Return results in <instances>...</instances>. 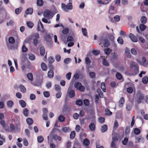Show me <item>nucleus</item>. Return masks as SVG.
<instances>
[{
  "instance_id": "f257e3e1",
  "label": "nucleus",
  "mask_w": 148,
  "mask_h": 148,
  "mask_svg": "<svg viewBox=\"0 0 148 148\" xmlns=\"http://www.w3.org/2000/svg\"><path fill=\"white\" fill-rule=\"evenodd\" d=\"M32 37L33 38V43L35 46H36L39 42L38 40L40 38L39 34L38 33H35L33 34Z\"/></svg>"
},
{
  "instance_id": "f03ea898",
  "label": "nucleus",
  "mask_w": 148,
  "mask_h": 148,
  "mask_svg": "<svg viewBox=\"0 0 148 148\" xmlns=\"http://www.w3.org/2000/svg\"><path fill=\"white\" fill-rule=\"evenodd\" d=\"M62 8L66 12H68V10H71L72 9L73 6L72 5V2H69L67 5L64 3H62L61 4Z\"/></svg>"
},
{
  "instance_id": "7ed1b4c3",
  "label": "nucleus",
  "mask_w": 148,
  "mask_h": 148,
  "mask_svg": "<svg viewBox=\"0 0 148 148\" xmlns=\"http://www.w3.org/2000/svg\"><path fill=\"white\" fill-rule=\"evenodd\" d=\"M75 87L80 91L83 92L85 90V87L82 85L81 83L79 82H76L74 84Z\"/></svg>"
},
{
  "instance_id": "20e7f679",
  "label": "nucleus",
  "mask_w": 148,
  "mask_h": 148,
  "mask_svg": "<svg viewBox=\"0 0 148 148\" xmlns=\"http://www.w3.org/2000/svg\"><path fill=\"white\" fill-rule=\"evenodd\" d=\"M130 66L131 68H134V71L137 73L139 71V66L138 64L132 61L130 62Z\"/></svg>"
},
{
  "instance_id": "39448f33",
  "label": "nucleus",
  "mask_w": 148,
  "mask_h": 148,
  "mask_svg": "<svg viewBox=\"0 0 148 148\" xmlns=\"http://www.w3.org/2000/svg\"><path fill=\"white\" fill-rule=\"evenodd\" d=\"M137 102L138 104L140 103L144 99V96L142 93H138L137 95Z\"/></svg>"
},
{
  "instance_id": "423d86ee",
  "label": "nucleus",
  "mask_w": 148,
  "mask_h": 148,
  "mask_svg": "<svg viewBox=\"0 0 148 148\" xmlns=\"http://www.w3.org/2000/svg\"><path fill=\"white\" fill-rule=\"evenodd\" d=\"M44 16L46 17H52L53 16L52 12L49 10H47L44 12Z\"/></svg>"
},
{
  "instance_id": "0eeeda50",
  "label": "nucleus",
  "mask_w": 148,
  "mask_h": 148,
  "mask_svg": "<svg viewBox=\"0 0 148 148\" xmlns=\"http://www.w3.org/2000/svg\"><path fill=\"white\" fill-rule=\"evenodd\" d=\"M129 36L132 42H137L138 40L137 37L133 34L130 33L129 34Z\"/></svg>"
},
{
  "instance_id": "6e6552de",
  "label": "nucleus",
  "mask_w": 148,
  "mask_h": 148,
  "mask_svg": "<svg viewBox=\"0 0 148 148\" xmlns=\"http://www.w3.org/2000/svg\"><path fill=\"white\" fill-rule=\"evenodd\" d=\"M71 107L69 106L65 105L63 108L62 111L63 112H67L69 113L71 110Z\"/></svg>"
},
{
  "instance_id": "1a4fd4ad",
  "label": "nucleus",
  "mask_w": 148,
  "mask_h": 148,
  "mask_svg": "<svg viewBox=\"0 0 148 148\" xmlns=\"http://www.w3.org/2000/svg\"><path fill=\"white\" fill-rule=\"evenodd\" d=\"M69 95L70 98H73L75 95V92L73 90L69 89L68 90Z\"/></svg>"
},
{
  "instance_id": "9d476101",
  "label": "nucleus",
  "mask_w": 148,
  "mask_h": 148,
  "mask_svg": "<svg viewBox=\"0 0 148 148\" xmlns=\"http://www.w3.org/2000/svg\"><path fill=\"white\" fill-rule=\"evenodd\" d=\"M48 77L50 78H53L54 76V72L53 70L50 69L47 73Z\"/></svg>"
},
{
  "instance_id": "9b49d317",
  "label": "nucleus",
  "mask_w": 148,
  "mask_h": 148,
  "mask_svg": "<svg viewBox=\"0 0 148 148\" xmlns=\"http://www.w3.org/2000/svg\"><path fill=\"white\" fill-rule=\"evenodd\" d=\"M89 127L90 130L92 131H95V125L93 123H91Z\"/></svg>"
},
{
  "instance_id": "f8f14e48",
  "label": "nucleus",
  "mask_w": 148,
  "mask_h": 148,
  "mask_svg": "<svg viewBox=\"0 0 148 148\" xmlns=\"http://www.w3.org/2000/svg\"><path fill=\"white\" fill-rule=\"evenodd\" d=\"M40 54L41 56H43L45 54V49L44 46H41L40 49Z\"/></svg>"
},
{
  "instance_id": "ddd939ff",
  "label": "nucleus",
  "mask_w": 148,
  "mask_h": 148,
  "mask_svg": "<svg viewBox=\"0 0 148 148\" xmlns=\"http://www.w3.org/2000/svg\"><path fill=\"white\" fill-rule=\"evenodd\" d=\"M21 91L23 93L26 92V90L25 87L22 84H21L19 86Z\"/></svg>"
},
{
  "instance_id": "4468645a",
  "label": "nucleus",
  "mask_w": 148,
  "mask_h": 148,
  "mask_svg": "<svg viewBox=\"0 0 148 148\" xmlns=\"http://www.w3.org/2000/svg\"><path fill=\"white\" fill-rule=\"evenodd\" d=\"M125 102L124 98L123 97L121 98L119 101V106L120 107H122L123 106V104Z\"/></svg>"
},
{
  "instance_id": "2eb2a0df",
  "label": "nucleus",
  "mask_w": 148,
  "mask_h": 148,
  "mask_svg": "<svg viewBox=\"0 0 148 148\" xmlns=\"http://www.w3.org/2000/svg\"><path fill=\"white\" fill-rule=\"evenodd\" d=\"M62 130L64 132H67L71 131V130L69 127H62Z\"/></svg>"
},
{
  "instance_id": "dca6fc26",
  "label": "nucleus",
  "mask_w": 148,
  "mask_h": 148,
  "mask_svg": "<svg viewBox=\"0 0 148 148\" xmlns=\"http://www.w3.org/2000/svg\"><path fill=\"white\" fill-rule=\"evenodd\" d=\"M33 12V9L31 8H29L27 9L25 13L27 15L28 14H31Z\"/></svg>"
},
{
  "instance_id": "f3484780",
  "label": "nucleus",
  "mask_w": 148,
  "mask_h": 148,
  "mask_svg": "<svg viewBox=\"0 0 148 148\" xmlns=\"http://www.w3.org/2000/svg\"><path fill=\"white\" fill-rule=\"evenodd\" d=\"M140 20L142 24H145L147 21V18L145 16H143L141 18Z\"/></svg>"
},
{
  "instance_id": "a211bd4d",
  "label": "nucleus",
  "mask_w": 148,
  "mask_h": 148,
  "mask_svg": "<svg viewBox=\"0 0 148 148\" xmlns=\"http://www.w3.org/2000/svg\"><path fill=\"white\" fill-rule=\"evenodd\" d=\"M41 66L42 69L44 71H46L47 69V67L46 65L43 62L41 63Z\"/></svg>"
},
{
  "instance_id": "6ab92c4d",
  "label": "nucleus",
  "mask_w": 148,
  "mask_h": 148,
  "mask_svg": "<svg viewBox=\"0 0 148 148\" xmlns=\"http://www.w3.org/2000/svg\"><path fill=\"white\" fill-rule=\"evenodd\" d=\"M19 103L21 107L22 108H25L26 106V102L23 100H20Z\"/></svg>"
},
{
  "instance_id": "aec40b11",
  "label": "nucleus",
  "mask_w": 148,
  "mask_h": 148,
  "mask_svg": "<svg viewBox=\"0 0 148 148\" xmlns=\"http://www.w3.org/2000/svg\"><path fill=\"white\" fill-rule=\"evenodd\" d=\"M69 30L68 27H65L63 29L62 33L67 35V34L69 33Z\"/></svg>"
},
{
  "instance_id": "412c9836",
  "label": "nucleus",
  "mask_w": 148,
  "mask_h": 148,
  "mask_svg": "<svg viewBox=\"0 0 148 148\" xmlns=\"http://www.w3.org/2000/svg\"><path fill=\"white\" fill-rule=\"evenodd\" d=\"M115 8L114 6L111 5L109 10V13L110 14H114V12L112 11L114 10Z\"/></svg>"
},
{
  "instance_id": "4be33fe9",
  "label": "nucleus",
  "mask_w": 148,
  "mask_h": 148,
  "mask_svg": "<svg viewBox=\"0 0 148 148\" xmlns=\"http://www.w3.org/2000/svg\"><path fill=\"white\" fill-rule=\"evenodd\" d=\"M83 143L85 146H88L90 144V141L87 138H86L84 140Z\"/></svg>"
},
{
  "instance_id": "5701e85b",
  "label": "nucleus",
  "mask_w": 148,
  "mask_h": 148,
  "mask_svg": "<svg viewBox=\"0 0 148 148\" xmlns=\"http://www.w3.org/2000/svg\"><path fill=\"white\" fill-rule=\"evenodd\" d=\"M7 104L8 107L11 108L14 105V103L12 101L9 100L7 102Z\"/></svg>"
},
{
  "instance_id": "b1692460",
  "label": "nucleus",
  "mask_w": 148,
  "mask_h": 148,
  "mask_svg": "<svg viewBox=\"0 0 148 148\" xmlns=\"http://www.w3.org/2000/svg\"><path fill=\"white\" fill-rule=\"evenodd\" d=\"M108 129L107 125H103L101 127V131L104 132L107 131Z\"/></svg>"
},
{
  "instance_id": "393cba45",
  "label": "nucleus",
  "mask_w": 148,
  "mask_h": 148,
  "mask_svg": "<svg viewBox=\"0 0 148 148\" xmlns=\"http://www.w3.org/2000/svg\"><path fill=\"white\" fill-rule=\"evenodd\" d=\"M142 82L144 84H147L148 82V77L145 76L142 79Z\"/></svg>"
},
{
  "instance_id": "a878e982",
  "label": "nucleus",
  "mask_w": 148,
  "mask_h": 148,
  "mask_svg": "<svg viewBox=\"0 0 148 148\" xmlns=\"http://www.w3.org/2000/svg\"><path fill=\"white\" fill-rule=\"evenodd\" d=\"M103 40L104 42L103 45L105 47H107L110 45V42L109 41L106 39H104Z\"/></svg>"
},
{
  "instance_id": "bb28decb",
  "label": "nucleus",
  "mask_w": 148,
  "mask_h": 148,
  "mask_svg": "<svg viewBox=\"0 0 148 148\" xmlns=\"http://www.w3.org/2000/svg\"><path fill=\"white\" fill-rule=\"evenodd\" d=\"M27 123L29 125H32L33 123V121L32 118H28L26 119Z\"/></svg>"
},
{
  "instance_id": "cd10ccee",
  "label": "nucleus",
  "mask_w": 148,
  "mask_h": 148,
  "mask_svg": "<svg viewBox=\"0 0 148 148\" xmlns=\"http://www.w3.org/2000/svg\"><path fill=\"white\" fill-rule=\"evenodd\" d=\"M44 38L47 42H50L51 40V37L49 34L46 35L44 37Z\"/></svg>"
},
{
  "instance_id": "c85d7f7f",
  "label": "nucleus",
  "mask_w": 148,
  "mask_h": 148,
  "mask_svg": "<svg viewBox=\"0 0 148 148\" xmlns=\"http://www.w3.org/2000/svg\"><path fill=\"white\" fill-rule=\"evenodd\" d=\"M53 139L55 140H58L59 141H60L62 139L61 137H60L59 136H57L56 134L54 135L53 136Z\"/></svg>"
},
{
  "instance_id": "c756f323",
  "label": "nucleus",
  "mask_w": 148,
  "mask_h": 148,
  "mask_svg": "<svg viewBox=\"0 0 148 148\" xmlns=\"http://www.w3.org/2000/svg\"><path fill=\"white\" fill-rule=\"evenodd\" d=\"M27 77L28 79L31 81H32L33 80V75L32 73H29L27 74Z\"/></svg>"
},
{
  "instance_id": "7c9ffc66",
  "label": "nucleus",
  "mask_w": 148,
  "mask_h": 148,
  "mask_svg": "<svg viewBox=\"0 0 148 148\" xmlns=\"http://www.w3.org/2000/svg\"><path fill=\"white\" fill-rule=\"evenodd\" d=\"M9 42L10 44H14L15 42V40L13 37H9L8 38Z\"/></svg>"
},
{
  "instance_id": "2f4dec72",
  "label": "nucleus",
  "mask_w": 148,
  "mask_h": 148,
  "mask_svg": "<svg viewBox=\"0 0 148 148\" xmlns=\"http://www.w3.org/2000/svg\"><path fill=\"white\" fill-rule=\"evenodd\" d=\"M67 35L65 34L62 33L60 34V37L61 39L63 40H66L67 37Z\"/></svg>"
},
{
  "instance_id": "473e14b6",
  "label": "nucleus",
  "mask_w": 148,
  "mask_h": 148,
  "mask_svg": "<svg viewBox=\"0 0 148 148\" xmlns=\"http://www.w3.org/2000/svg\"><path fill=\"white\" fill-rule=\"evenodd\" d=\"M54 59L51 56L49 57L48 59V61L49 63L52 64L54 61Z\"/></svg>"
},
{
  "instance_id": "72a5a7b5",
  "label": "nucleus",
  "mask_w": 148,
  "mask_h": 148,
  "mask_svg": "<svg viewBox=\"0 0 148 148\" xmlns=\"http://www.w3.org/2000/svg\"><path fill=\"white\" fill-rule=\"evenodd\" d=\"M140 130L137 128H136L134 129V134L137 135L139 134L140 133Z\"/></svg>"
},
{
  "instance_id": "f704fd0d",
  "label": "nucleus",
  "mask_w": 148,
  "mask_h": 148,
  "mask_svg": "<svg viewBox=\"0 0 148 148\" xmlns=\"http://www.w3.org/2000/svg\"><path fill=\"white\" fill-rule=\"evenodd\" d=\"M105 114L106 115L111 116L112 114V112L108 109H106L105 110Z\"/></svg>"
},
{
  "instance_id": "c9c22d12",
  "label": "nucleus",
  "mask_w": 148,
  "mask_h": 148,
  "mask_svg": "<svg viewBox=\"0 0 148 148\" xmlns=\"http://www.w3.org/2000/svg\"><path fill=\"white\" fill-rule=\"evenodd\" d=\"M65 119V117L62 115H60L58 118V120L60 122H64Z\"/></svg>"
},
{
  "instance_id": "e433bc0d",
  "label": "nucleus",
  "mask_w": 148,
  "mask_h": 148,
  "mask_svg": "<svg viewBox=\"0 0 148 148\" xmlns=\"http://www.w3.org/2000/svg\"><path fill=\"white\" fill-rule=\"evenodd\" d=\"M75 136V131L71 132L70 134V138L71 139H73L74 138Z\"/></svg>"
},
{
  "instance_id": "4c0bfd02",
  "label": "nucleus",
  "mask_w": 148,
  "mask_h": 148,
  "mask_svg": "<svg viewBox=\"0 0 148 148\" xmlns=\"http://www.w3.org/2000/svg\"><path fill=\"white\" fill-rule=\"evenodd\" d=\"M28 113H29L28 110L26 108H25L23 110V114L25 116H28Z\"/></svg>"
},
{
  "instance_id": "58836bf2",
  "label": "nucleus",
  "mask_w": 148,
  "mask_h": 148,
  "mask_svg": "<svg viewBox=\"0 0 148 148\" xmlns=\"http://www.w3.org/2000/svg\"><path fill=\"white\" fill-rule=\"evenodd\" d=\"M106 86L104 82H102L101 84V88L104 92L106 91Z\"/></svg>"
},
{
  "instance_id": "ea45409f",
  "label": "nucleus",
  "mask_w": 148,
  "mask_h": 148,
  "mask_svg": "<svg viewBox=\"0 0 148 148\" xmlns=\"http://www.w3.org/2000/svg\"><path fill=\"white\" fill-rule=\"evenodd\" d=\"M146 26L144 24H140L139 26L140 29L141 31L144 30L146 28Z\"/></svg>"
},
{
  "instance_id": "a19ab883",
  "label": "nucleus",
  "mask_w": 148,
  "mask_h": 148,
  "mask_svg": "<svg viewBox=\"0 0 148 148\" xmlns=\"http://www.w3.org/2000/svg\"><path fill=\"white\" fill-rule=\"evenodd\" d=\"M44 2L43 0H37V5L39 6H42L43 5Z\"/></svg>"
},
{
  "instance_id": "79ce46f5",
  "label": "nucleus",
  "mask_w": 148,
  "mask_h": 148,
  "mask_svg": "<svg viewBox=\"0 0 148 148\" xmlns=\"http://www.w3.org/2000/svg\"><path fill=\"white\" fill-rule=\"evenodd\" d=\"M116 78L119 80H121L122 78V76L120 73L117 72L116 74Z\"/></svg>"
},
{
  "instance_id": "37998d69",
  "label": "nucleus",
  "mask_w": 148,
  "mask_h": 148,
  "mask_svg": "<svg viewBox=\"0 0 148 148\" xmlns=\"http://www.w3.org/2000/svg\"><path fill=\"white\" fill-rule=\"evenodd\" d=\"M104 51L105 53L106 54H108L112 51V50L108 48L105 49Z\"/></svg>"
},
{
  "instance_id": "c03bdc74",
  "label": "nucleus",
  "mask_w": 148,
  "mask_h": 148,
  "mask_svg": "<svg viewBox=\"0 0 148 148\" xmlns=\"http://www.w3.org/2000/svg\"><path fill=\"white\" fill-rule=\"evenodd\" d=\"M26 23L27 26L30 28H32L34 25L33 23L31 21L27 22Z\"/></svg>"
},
{
  "instance_id": "a18cd8bd",
  "label": "nucleus",
  "mask_w": 148,
  "mask_h": 148,
  "mask_svg": "<svg viewBox=\"0 0 148 148\" xmlns=\"http://www.w3.org/2000/svg\"><path fill=\"white\" fill-rule=\"evenodd\" d=\"M85 62L86 65H88L91 63V61L89 58L87 57L85 58Z\"/></svg>"
},
{
  "instance_id": "49530a36",
  "label": "nucleus",
  "mask_w": 148,
  "mask_h": 148,
  "mask_svg": "<svg viewBox=\"0 0 148 148\" xmlns=\"http://www.w3.org/2000/svg\"><path fill=\"white\" fill-rule=\"evenodd\" d=\"M117 41L118 42L119 44L122 45L123 43V39L121 37H119L118 38Z\"/></svg>"
},
{
  "instance_id": "de8ad7c7",
  "label": "nucleus",
  "mask_w": 148,
  "mask_h": 148,
  "mask_svg": "<svg viewBox=\"0 0 148 148\" xmlns=\"http://www.w3.org/2000/svg\"><path fill=\"white\" fill-rule=\"evenodd\" d=\"M130 132V127L129 126H127L125 130V133L126 135L128 134Z\"/></svg>"
},
{
  "instance_id": "09e8293b",
  "label": "nucleus",
  "mask_w": 148,
  "mask_h": 148,
  "mask_svg": "<svg viewBox=\"0 0 148 148\" xmlns=\"http://www.w3.org/2000/svg\"><path fill=\"white\" fill-rule=\"evenodd\" d=\"M44 138L42 136H39L38 137V141L39 143H41L43 141Z\"/></svg>"
},
{
  "instance_id": "8fccbe9b",
  "label": "nucleus",
  "mask_w": 148,
  "mask_h": 148,
  "mask_svg": "<svg viewBox=\"0 0 148 148\" xmlns=\"http://www.w3.org/2000/svg\"><path fill=\"white\" fill-rule=\"evenodd\" d=\"M71 61V59L70 58H67L65 59L64 61V62L66 64H68Z\"/></svg>"
},
{
  "instance_id": "3c124183",
  "label": "nucleus",
  "mask_w": 148,
  "mask_h": 148,
  "mask_svg": "<svg viewBox=\"0 0 148 148\" xmlns=\"http://www.w3.org/2000/svg\"><path fill=\"white\" fill-rule=\"evenodd\" d=\"M29 58L30 60H35V56L34 55L31 53L29 55Z\"/></svg>"
},
{
  "instance_id": "603ef678",
  "label": "nucleus",
  "mask_w": 148,
  "mask_h": 148,
  "mask_svg": "<svg viewBox=\"0 0 148 148\" xmlns=\"http://www.w3.org/2000/svg\"><path fill=\"white\" fill-rule=\"evenodd\" d=\"M146 61V58L145 57H143L142 59V65L144 66H146L148 65L147 63L146 64H145Z\"/></svg>"
},
{
  "instance_id": "864d4df0",
  "label": "nucleus",
  "mask_w": 148,
  "mask_h": 148,
  "mask_svg": "<svg viewBox=\"0 0 148 148\" xmlns=\"http://www.w3.org/2000/svg\"><path fill=\"white\" fill-rule=\"evenodd\" d=\"M102 63L103 65L105 66H109V63L106 61V60L105 59H103L102 61Z\"/></svg>"
},
{
  "instance_id": "5fc2aeb1",
  "label": "nucleus",
  "mask_w": 148,
  "mask_h": 148,
  "mask_svg": "<svg viewBox=\"0 0 148 148\" xmlns=\"http://www.w3.org/2000/svg\"><path fill=\"white\" fill-rule=\"evenodd\" d=\"M82 32L83 35L85 36H87V33L86 29V28H82Z\"/></svg>"
},
{
  "instance_id": "6e6d98bb",
  "label": "nucleus",
  "mask_w": 148,
  "mask_h": 148,
  "mask_svg": "<svg viewBox=\"0 0 148 148\" xmlns=\"http://www.w3.org/2000/svg\"><path fill=\"white\" fill-rule=\"evenodd\" d=\"M55 59L57 62H59L61 59V57L60 55L58 54L55 56Z\"/></svg>"
},
{
  "instance_id": "4d7b16f0",
  "label": "nucleus",
  "mask_w": 148,
  "mask_h": 148,
  "mask_svg": "<svg viewBox=\"0 0 148 148\" xmlns=\"http://www.w3.org/2000/svg\"><path fill=\"white\" fill-rule=\"evenodd\" d=\"M100 53V51L99 50H93L92 51V53L94 55L96 56L98 55Z\"/></svg>"
},
{
  "instance_id": "13d9d810",
  "label": "nucleus",
  "mask_w": 148,
  "mask_h": 148,
  "mask_svg": "<svg viewBox=\"0 0 148 148\" xmlns=\"http://www.w3.org/2000/svg\"><path fill=\"white\" fill-rule=\"evenodd\" d=\"M55 89L58 92L60 91L61 88L60 86L56 84L55 85Z\"/></svg>"
},
{
  "instance_id": "bf43d9fd",
  "label": "nucleus",
  "mask_w": 148,
  "mask_h": 148,
  "mask_svg": "<svg viewBox=\"0 0 148 148\" xmlns=\"http://www.w3.org/2000/svg\"><path fill=\"white\" fill-rule=\"evenodd\" d=\"M89 75L91 78H94L95 77V73L94 72H90Z\"/></svg>"
},
{
  "instance_id": "052dcab7",
  "label": "nucleus",
  "mask_w": 148,
  "mask_h": 148,
  "mask_svg": "<svg viewBox=\"0 0 148 148\" xmlns=\"http://www.w3.org/2000/svg\"><path fill=\"white\" fill-rule=\"evenodd\" d=\"M83 103L82 100H78L76 101V104L79 106H81L82 105Z\"/></svg>"
},
{
  "instance_id": "680f3d73",
  "label": "nucleus",
  "mask_w": 148,
  "mask_h": 148,
  "mask_svg": "<svg viewBox=\"0 0 148 148\" xmlns=\"http://www.w3.org/2000/svg\"><path fill=\"white\" fill-rule=\"evenodd\" d=\"M22 51L23 52H26L27 50V48L26 47L25 45H23L22 48Z\"/></svg>"
},
{
  "instance_id": "e2e57ef3",
  "label": "nucleus",
  "mask_w": 148,
  "mask_h": 148,
  "mask_svg": "<svg viewBox=\"0 0 148 148\" xmlns=\"http://www.w3.org/2000/svg\"><path fill=\"white\" fill-rule=\"evenodd\" d=\"M43 95L44 96L46 97H49L50 94L49 91H45L43 92Z\"/></svg>"
},
{
  "instance_id": "0e129e2a",
  "label": "nucleus",
  "mask_w": 148,
  "mask_h": 148,
  "mask_svg": "<svg viewBox=\"0 0 148 148\" xmlns=\"http://www.w3.org/2000/svg\"><path fill=\"white\" fill-rule=\"evenodd\" d=\"M73 38L71 36H69L67 37V41L68 42L73 41Z\"/></svg>"
},
{
  "instance_id": "69168bd1",
  "label": "nucleus",
  "mask_w": 148,
  "mask_h": 148,
  "mask_svg": "<svg viewBox=\"0 0 148 148\" xmlns=\"http://www.w3.org/2000/svg\"><path fill=\"white\" fill-rule=\"evenodd\" d=\"M128 141V138L127 137H125L124 138V140L122 141L123 144L125 145H126Z\"/></svg>"
},
{
  "instance_id": "338daca9",
  "label": "nucleus",
  "mask_w": 148,
  "mask_h": 148,
  "mask_svg": "<svg viewBox=\"0 0 148 148\" xmlns=\"http://www.w3.org/2000/svg\"><path fill=\"white\" fill-rule=\"evenodd\" d=\"M131 51V53L134 55H136L137 54V51L134 48H132Z\"/></svg>"
},
{
  "instance_id": "774afa93",
  "label": "nucleus",
  "mask_w": 148,
  "mask_h": 148,
  "mask_svg": "<svg viewBox=\"0 0 148 148\" xmlns=\"http://www.w3.org/2000/svg\"><path fill=\"white\" fill-rule=\"evenodd\" d=\"M116 143L111 142L110 144L111 148H116Z\"/></svg>"
}]
</instances>
